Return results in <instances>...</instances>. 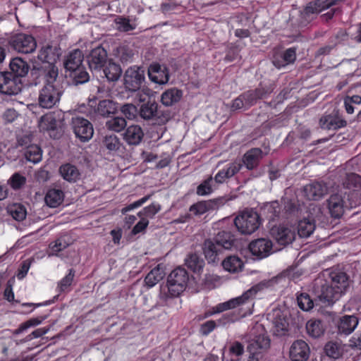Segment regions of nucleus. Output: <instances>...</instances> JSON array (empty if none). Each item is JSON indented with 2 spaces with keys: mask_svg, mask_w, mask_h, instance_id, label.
Wrapping results in <instances>:
<instances>
[{
  "mask_svg": "<svg viewBox=\"0 0 361 361\" xmlns=\"http://www.w3.org/2000/svg\"><path fill=\"white\" fill-rule=\"evenodd\" d=\"M314 293L316 302H320L324 305L334 304L344 294L339 288L331 285L327 280L322 279L315 280Z\"/></svg>",
  "mask_w": 361,
  "mask_h": 361,
  "instance_id": "obj_1",
  "label": "nucleus"
},
{
  "mask_svg": "<svg viewBox=\"0 0 361 361\" xmlns=\"http://www.w3.org/2000/svg\"><path fill=\"white\" fill-rule=\"evenodd\" d=\"M138 116L147 121L161 123H165L170 118V113L168 111L161 110L158 103L150 99L140 105L138 109Z\"/></svg>",
  "mask_w": 361,
  "mask_h": 361,
  "instance_id": "obj_2",
  "label": "nucleus"
},
{
  "mask_svg": "<svg viewBox=\"0 0 361 361\" xmlns=\"http://www.w3.org/2000/svg\"><path fill=\"white\" fill-rule=\"evenodd\" d=\"M234 224L241 233L251 234L254 233L260 225L259 216L252 209L245 210L235 217Z\"/></svg>",
  "mask_w": 361,
  "mask_h": 361,
  "instance_id": "obj_3",
  "label": "nucleus"
},
{
  "mask_svg": "<svg viewBox=\"0 0 361 361\" xmlns=\"http://www.w3.org/2000/svg\"><path fill=\"white\" fill-rule=\"evenodd\" d=\"M188 274L185 269L178 267L173 270L167 278L168 293L171 297H178L186 288Z\"/></svg>",
  "mask_w": 361,
  "mask_h": 361,
  "instance_id": "obj_4",
  "label": "nucleus"
},
{
  "mask_svg": "<svg viewBox=\"0 0 361 361\" xmlns=\"http://www.w3.org/2000/svg\"><path fill=\"white\" fill-rule=\"evenodd\" d=\"M8 44L14 51L26 54L32 53L37 48L35 38L31 35L23 32L11 35L8 38Z\"/></svg>",
  "mask_w": 361,
  "mask_h": 361,
  "instance_id": "obj_5",
  "label": "nucleus"
},
{
  "mask_svg": "<svg viewBox=\"0 0 361 361\" xmlns=\"http://www.w3.org/2000/svg\"><path fill=\"white\" fill-rule=\"evenodd\" d=\"M70 128L75 137L81 142H87L93 137V125L89 120L82 116L72 117Z\"/></svg>",
  "mask_w": 361,
  "mask_h": 361,
  "instance_id": "obj_6",
  "label": "nucleus"
},
{
  "mask_svg": "<svg viewBox=\"0 0 361 361\" xmlns=\"http://www.w3.org/2000/svg\"><path fill=\"white\" fill-rule=\"evenodd\" d=\"M60 85H44L38 95L39 106L44 109H51L59 103L63 94Z\"/></svg>",
  "mask_w": 361,
  "mask_h": 361,
  "instance_id": "obj_7",
  "label": "nucleus"
},
{
  "mask_svg": "<svg viewBox=\"0 0 361 361\" xmlns=\"http://www.w3.org/2000/svg\"><path fill=\"white\" fill-rule=\"evenodd\" d=\"M145 82V71L142 66H131L123 74V85L126 90H137Z\"/></svg>",
  "mask_w": 361,
  "mask_h": 361,
  "instance_id": "obj_8",
  "label": "nucleus"
},
{
  "mask_svg": "<svg viewBox=\"0 0 361 361\" xmlns=\"http://www.w3.org/2000/svg\"><path fill=\"white\" fill-rule=\"evenodd\" d=\"M230 200L231 198L227 196H221L208 200L200 201L191 205L189 211L195 216H200L207 212L219 209Z\"/></svg>",
  "mask_w": 361,
  "mask_h": 361,
  "instance_id": "obj_9",
  "label": "nucleus"
},
{
  "mask_svg": "<svg viewBox=\"0 0 361 361\" xmlns=\"http://www.w3.org/2000/svg\"><path fill=\"white\" fill-rule=\"evenodd\" d=\"M110 59L106 49L102 46L92 49L87 56L89 68L93 73H102V69Z\"/></svg>",
  "mask_w": 361,
  "mask_h": 361,
  "instance_id": "obj_10",
  "label": "nucleus"
},
{
  "mask_svg": "<svg viewBox=\"0 0 361 361\" xmlns=\"http://www.w3.org/2000/svg\"><path fill=\"white\" fill-rule=\"evenodd\" d=\"M21 80L15 78L8 71L0 72V92L8 95H16L21 92Z\"/></svg>",
  "mask_w": 361,
  "mask_h": 361,
  "instance_id": "obj_11",
  "label": "nucleus"
},
{
  "mask_svg": "<svg viewBox=\"0 0 361 361\" xmlns=\"http://www.w3.org/2000/svg\"><path fill=\"white\" fill-rule=\"evenodd\" d=\"M259 285L253 286L247 291H245L242 295L231 299L225 302L219 303L216 307V312L220 313L226 310L233 309L237 306L245 303L250 299L252 298L257 291L259 290Z\"/></svg>",
  "mask_w": 361,
  "mask_h": 361,
  "instance_id": "obj_12",
  "label": "nucleus"
},
{
  "mask_svg": "<svg viewBox=\"0 0 361 361\" xmlns=\"http://www.w3.org/2000/svg\"><path fill=\"white\" fill-rule=\"evenodd\" d=\"M61 114L60 113L51 111L49 112L40 117L39 121V128L41 131H47L50 133V136L56 138V135H51L57 130L61 122Z\"/></svg>",
  "mask_w": 361,
  "mask_h": 361,
  "instance_id": "obj_13",
  "label": "nucleus"
},
{
  "mask_svg": "<svg viewBox=\"0 0 361 361\" xmlns=\"http://www.w3.org/2000/svg\"><path fill=\"white\" fill-rule=\"evenodd\" d=\"M346 125L347 121L336 111H333L330 114H325L319 119V126L324 130H337L345 127Z\"/></svg>",
  "mask_w": 361,
  "mask_h": 361,
  "instance_id": "obj_14",
  "label": "nucleus"
},
{
  "mask_svg": "<svg viewBox=\"0 0 361 361\" xmlns=\"http://www.w3.org/2000/svg\"><path fill=\"white\" fill-rule=\"evenodd\" d=\"M274 90L271 85L263 86L262 84L255 90H247L243 94V98L246 102V107L250 108L253 106L258 99L266 98Z\"/></svg>",
  "mask_w": 361,
  "mask_h": 361,
  "instance_id": "obj_15",
  "label": "nucleus"
},
{
  "mask_svg": "<svg viewBox=\"0 0 361 361\" xmlns=\"http://www.w3.org/2000/svg\"><path fill=\"white\" fill-rule=\"evenodd\" d=\"M273 243L268 238H262L252 240L249 244L251 253L259 259L268 257L272 253Z\"/></svg>",
  "mask_w": 361,
  "mask_h": 361,
  "instance_id": "obj_16",
  "label": "nucleus"
},
{
  "mask_svg": "<svg viewBox=\"0 0 361 361\" xmlns=\"http://www.w3.org/2000/svg\"><path fill=\"white\" fill-rule=\"evenodd\" d=\"M270 233L279 244L284 246L292 243L295 238V231L283 225L273 226Z\"/></svg>",
  "mask_w": 361,
  "mask_h": 361,
  "instance_id": "obj_17",
  "label": "nucleus"
},
{
  "mask_svg": "<svg viewBox=\"0 0 361 361\" xmlns=\"http://www.w3.org/2000/svg\"><path fill=\"white\" fill-rule=\"evenodd\" d=\"M61 55V49L57 44H47L39 49L37 59L47 64H55Z\"/></svg>",
  "mask_w": 361,
  "mask_h": 361,
  "instance_id": "obj_18",
  "label": "nucleus"
},
{
  "mask_svg": "<svg viewBox=\"0 0 361 361\" xmlns=\"http://www.w3.org/2000/svg\"><path fill=\"white\" fill-rule=\"evenodd\" d=\"M149 80L159 85H165L169 80V69L159 63L151 64L147 70Z\"/></svg>",
  "mask_w": 361,
  "mask_h": 361,
  "instance_id": "obj_19",
  "label": "nucleus"
},
{
  "mask_svg": "<svg viewBox=\"0 0 361 361\" xmlns=\"http://www.w3.org/2000/svg\"><path fill=\"white\" fill-rule=\"evenodd\" d=\"M329 187L324 181H314L304 188L306 197L310 200H319L328 193Z\"/></svg>",
  "mask_w": 361,
  "mask_h": 361,
  "instance_id": "obj_20",
  "label": "nucleus"
},
{
  "mask_svg": "<svg viewBox=\"0 0 361 361\" xmlns=\"http://www.w3.org/2000/svg\"><path fill=\"white\" fill-rule=\"evenodd\" d=\"M328 282L344 293L349 287V276L345 272L338 269H332L329 271Z\"/></svg>",
  "mask_w": 361,
  "mask_h": 361,
  "instance_id": "obj_21",
  "label": "nucleus"
},
{
  "mask_svg": "<svg viewBox=\"0 0 361 361\" xmlns=\"http://www.w3.org/2000/svg\"><path fill=\"white\" fill-rule=\"evenodd\" d=\"M271 340L265 334H259L249 341L247 350L250 353L260 354L270 348Z\"/></svg>",
  "mask_w": 361,
  "mask_h": 361,
  "instance_id": "obj_22",
  "label": "nucleus"
},
{
  "mask_svg": "<svg viewBox=\"0 0 361 361\" xmlns=\"http://www.w3.org/2000/svg\"><path fill=\"white\" fill-rule=\"evenodd\" d=\"M310 355V348L302 340L295 341L290 348V358L292 361H306Z\"/></svg>",
  "mask_w": 361,
  "mask_h": 361,
  "instance_id": "obj_23",
  "label": "nucleus"
},
{
  "mask_svg": "<svg viewBox=\"0 0 361 361\" xmlns=\"http://www.w3.org/2000/svg\"><path fill=\"white\" fill-rule=\"evenodd\" d=\"M269 316L271 317L273 334L277 336L285 335L288 331V323L282 312L279 310H274L272 315L269 314Z\"/></svg>",
  "mask_w": 361,
  "mask_h": 361,
  "instance_id": "obj_24",
  "label": "nucleus"
},
{
  "mask_svg": "<svg viewBox=\"0 0 361 361\" xmlns=\"http://www.w3.org/2000/svg\"><path fill=\"white\" fill-rule=\"evenodd\" d=\"M59 173L63 180L70 183H75L81 178V172L74 164L66 163L60 166Z\"/></svg>",
  "mask_w": 361,
  "mask_h": 361,
  "instance_id": "obj_25",
  "label": "nucleus"
},
{
  "mask_svg": "<svg viewBox=\"0 0 361 361\" xmlns=\"http://www.w3.org/2000/svg\"><path fill=\"white\" fill-rule=\"evenodd\" d=\"M264 157V153L260 148H252L243 157V163L248 170L256 169L259 161Z\"/></svg>",
  "mask_w": 361,
  "mask_h": 361,
  "instance_id": "obj_26",
  "label": "nucleus"
},
{
  "mask_svg": "<svg viewBox=\"0 0 361 361\" xmlns=\"http://www.w3.org/2000/svg\"><path fill=\"white\" fill-rule=\"evenodd\" d=\"M9 68L11 71L8 72L20 80L27 75L30 68L27 62L20 57L12 59L9 63Z\"/></svg>",
  "mask_w": 361,
  "mask_h": 361,
  "instance_id": "obj_27",
  "label": "nucleus"
},
{
  "mask_svg": "<svg viewBox=\"0 0 361 361\" xmlns=\"http://www.w3.org/2000/svg\"><path fill=\"white\" fill-rule=\"evenodd\" d=\"M144 132L138 125H131L123 133V140L129 145H138L142 140Z\"/></svg>",
  "mask_w": 361,
  "mask_h": 361,
  "instance_id": "obj_28",
  "label": "nucleus"
},
{
  "mask_svg": "<svg viewBox=\"0 0 361 361\" xmlns=\"http://www.w3.org/2000/svg\"><path fill=\"white\" fill-rule=\"evenodd\" d=\"M203 253L209 263H214L219 261V255L222 250L212 239H206L203 243Z\"/></svg>",
  "mask_w": 361,
  "mask_h": 361,
  "instance_id": "obj_29",
  "label": "nucleus"
},
{
  "mask_svg": "<svg viewBox=\"0 0 361 361\" xmlns=\"http://www.w3.org/2000/svg\"><path fill=\"white\" fill-rule=\"evenodd\" d=\"M242 164L240 162L230 163L226 168H224L216 174L213 178L214 183L221 184L236 174L241 169Z\"/></svg>",
  "mask_w": 361,
  "mask_h": 361,
  "instance_id": "obj_30",
  "label": "nucleus"
},
{
  "mask_svg": "<svg viewBox=\"0 0 361 361\" xmlns=\"http://www.w3.org/2000/svg\"><path fill=\"white\" fill-rule=\"evenodd\" d=\"M84 56L82 51L78 49L71 51L66 57L63 64L68 72L82 67Z\"/></svg>",
  "mask_w": 361,
  "mask_h": 361,
  "instance_id": "obj_31",
  "label": "nucleus"
},
{
  "mask_svg": "<svg viewBox=\"0 0 361 361\" xmlns=\"http://www.w3.org/2000/svg\"><path fill=\"white\" fill-rule=\"evenodd\" d=\"M358 324V319L354 315H345L340 318L338 323L339 334H350Z\"/></svg>",
  "mask_w": 361,
  "mask_h": 361,
  "instance_id": "obj_32",
  "label": "nucleus"
},
{
  "mask_svg": "<svg viewBox=\"0 0 361 361\" xmlns=\"http://www.w3.org/2000/svg\"><path fill=\"white\" fill-rule=\"evenodd\" d=\"M341 1L342 0H316L307 4L305 8L304 13L306 15L319 13L332 6L336 5Z\"/></svg>",
  "mask_w": 361,
  "mask_h": 361,
  "instance_id": "obj_33",
  "label": "nucleus"
},
{
  "mask_svg": "<svg viewBox=\"0 0 361 361\" xmlns=\"http://www.w3.org/2000/svg\"><path fill=\"white\" fill-rule=\"evenodd\" d=\"M328 208L331 216L340 218L343 213V200L340 195L334 194L327 200Z\"/></svg>",
  "mask_w": 361,
  "mask_h": 361,
  "instance_id": "obj_34",
  "label": "nucleus"
},
{
  "mask_svg": "<svg viewBox=\"0 0 361 361\" xmlns=\"http://www.w3.org/2000/svg\"><path fill=\"white\" fill-rule=\"evenodd\" d=\"M44 85H59L57 82L59 69L55 64H47L42 68Z\"/></svg>",
  "mask_w": 361,
  "mask_h": 361,
  "instance_id": "obj_35",
  "label": "nucleus"
},
{
  "mask_svg": "<svg viewBox=\"0 0 361 361\" xmlns=\"http://www.w3.org/2000/svg\"><path fill=\"white\" fill-rule=\"evenodd\" d=\"M102 73L109 81L115 82L121 77L122 69L120 65L114 62L112 59H110L105 66L102 68Z\"/></svg>",
  "mask_w": 361,
  "mask_h": 361,
  "instance_id": "obj_36",
  "label": "nucleus"
},
{
  "mask_svg": "<svg viewBox=\"0 0 361 361\" xmlns=\"http://www.w3.org/2000/svg\"><path fill=\"white\" fill-rule=\"evenodd\" d=\"M212 240L223 250H230L235 241V237L230 231H219Z\"/></svg>",
  "mask_w": 361,
  "mask_h": 361,
  "instance_id": "obj_37",
  "label": "nucleus"
},
{
  "mask_svg": "<svg viewBox=\"0 0 361 361\" xmlns=\"http://www.w3.org/2000/svg\"><path fill=\"white\" fill-rule=\"evenodd\" d=\"M182 96L181 90L177 88H171L162 93L161 101L164 106H170L179 102Z\"/></svg>",
  "mask_w": 361,
  "mask_h": 361,
  "instance_id": "obj_38",
  "label": "nucleus"
},
{
  "mask_svg": "<svg viewBox=\"0 0 361 361\" xmlns=\"http://www.w3.org/2000/svg\"><path fill=\"white\" fill-rule=\"evenodd\" d=\"M315 228V221L308 216L298 222V233L301 238H307L313 233Z\"/></svg>",
  "mask_w": 361,
  "mask_h": 361,
  "instance_id": "obj_39",
  "label": "nucleus"
},
{
  "mask_svg": "<svg viewBox=\"0 0 361 361\" xmlns=\"http://www.w3.org/2000/svg\"><path fill=\"white\" fill-rule=\"evenodd\" d=\"M63 197L64 194L61 190L51 189L47 192L44 200L49 207L55 208L62 203Z\"/></svg>",
  "mask_w": 361,
  "mask_h": 361,
  "instance_id": "obj_40",
  "label": "nucleus"
},
{
  "mask_svg": "<svg viewBox=\"0 0 361 361\" xmlns=\"http://www.w3.org/2000/svg\"><path fill=\"white\" fill-rule=\"evenodd\" d=\"M116 111V104L110 99L99 101L97 108V113L104 117L109 116L111 114H115Z\"/></svg>",
  "mask_w": 361,
  "mask_h": 361,
  "instance_id": "obj_41",
  "label": "nucleus"
},
{
  "mask_svg": "<svg viewBox=\"0 0 361 361\" xmlns=\"http://www.w3.org/2000/svg\"><path fill=\"white\" fill-rule=\"evenodd\" d=\"M164 276V271L160 265H157L152 269L146 276L145 279V284L152 288L159 282Z\"/></svg>",
  "mask_w": 361,
  "mask_h": 361,
  "instance_id": "obj_42",
  "label": "nucleus"
},
{
  "mask_svg": "<svg viewBox=\"0 0 361 361\" xmlns=\"http://www.w3.org/2000/svg\"><path fill=\"white\" fill-rule=\"evenodd\" d=\"M69 77L75 85L84 84L90 80V75L84 66L70 71Z\"/></svg>",
  "mask_w": 361,
  "mask_h": 361,
  "instance_id": "obj_43",
  "label": "nucleus"
},
{
  "mask_svg": "<svg viewBox=\"0 0 361 361\" xmlns=\"http://www.w3.org/2000/svg\"><path fill=\"white\" fill-rule=\"evenodd\" d=\"M224 269L229 272H237L242 269L243 263L237 256H229L222 262Z\"/></svg>",
  "mask_w": 361,
  "mask_h": 361,
  "instance_id": "obj_44",
  "label": "nucleus"
},
{
  "mask_svg": "<svg viewBox=\"0 0 361 361\" xmlns=\"http://www.w3.org/2000/svg\"><path fill=\"white\" fill-rule=\"evenodd\" d=\"M24 156L28 161L36 164L41 161L42 152L38 145H31L25 148Z\"/></svg>",
  "mask_w": 361,
  "mask_h": 361,
  "instance_id": "obj_45",
  "label": "nucleus"
},
{
  "mask_svg": "<svg viewBox=\"0 0 361 361\" xmlns=\"http://www.w3.org/2000/svg\"><path fill=\"white\" fill-rule=\"evenodd\" d=\"M185 264L192 271L199 272L203 268L204 262L197 254H190L185 258Z\"/></svg>",
  "mask_w": 361,
  "mask_h": 361,
  "instance_id": "obj_46",
  "label": "nucleus"
},
{
  "mask_svg": "<svg viewBox=\"0 0 361 361\" xmlns=\"http://www.w3.org/2000/svg\"><path fill=\"white\" fill-rule=\"evenodd\" d=\"M307 334L313 338L321 336L324 332V328L320 320H310L306 325Z\"/></svg>",
  "mask_w": 361,
  "mask_h": 361,
  "instance_id": "obj_47",
  "label": "nucleus"
},
{
  "mask_svg": "<svg viewBox=\"0 0 361 361\" xmlns=\"http://www.w3.org/2000/svg\"><path fill=\"white\" fill-rule=\"evenodd\" d=\"M126 126L127 122L126 119L121 116L113 117L106 122V128L116 133L124 130Z\"/></svg>",
  "mask_w": 361,
  "mask_h": 361,
  "instance_id": "obj_48",
  "label": "nucleus"
},
{
  "mask_svg": "<svg viewBox=\"0 0 361 361\" xmlns=\"http://www.w3.org/2000/svg\"><path fill=\"white\" fill-rule=\"evenodd\" d=\"M216 188L212 176L208 177L203 180L197 188L196 193L200 196L209 195L212 193Z\"/></svg>",
  "mask_w": 361,
  "mask_h": 361,
  "instance_id": "obj_49",
  "label": "nucleus"
},
{
  "mask_svg": "<svg viewBox=\"0 0 361 361\" xmlns=\"http://www.w3.org/2000/svg\"><path fill=\"white\" fill-rule=\"evenodd\" d=\"M9 214L16 221L24 220L27 215L25 207L20 204H14L8 208Z\"/></svg>",
  "mask_w": 361,
  "mask_h": 361,
  "instance_id": "obj_50",
  "label": "nucleus"
},
{
  "mask_svg": "<svg viewBox=\"0 0 361 361\" xmlns=\"http://www.w3.org/2000/svg\"><path fill=\"white\" fill-rule=\"evenodd\" d=\"M264 210L267 212L269 220L274 221L280 216L281 207L278 201H274L268 203L265 206Z\"/></svg>",
  "mask_w": 361,
  "mask_h": 361,
  "instance_id": "obj_51",
  "label": "nucleus"
},
{
  "mask_svg": "<svg viewBox=\"0 0 361 361\" xmlns=\"http://www.w3.org/2000/svg\"><path fill=\"white\" fill-rule=\"evenodd\" d=\"M297 301L299 307L304 311L311 310L314 307V304L317 305L320 304V302H316L315 298L314 300L312 299L307 293H301L298 296Z\"/></svg>",
  "mask_w": 361,
  "mask_h": 361,
  "instance_id": "obj_52",
  "label": "nucleus"
},
{
  "mask_svg": "<svg viewBox=\"0 0 361 361\" xmlns=\"http://www.w3.org/2000/svg\"><path fill=\"white\" fill-rule=\"evenodd\" d=\"M343 185L348 189L356 190L361 188V176L353 173L347 174Z\"/></svg>",
  "mask_w": 361,
  "mask_h": 361,
  "instance_id": "obj_53",
  "label": "nucleus"
},
{
  "mask_svg": "<svg viewBox=\"0 0 361 361\" xmlns=\"http://www.w3.org/2000/svg\"><path fill=\"white\" fill-rule=\"evenodd\" d=\"M324 351L329 357L337 359L343 353L341 345L335 342H329L324 346Z\"/></svg>",
  "mask_w": 361,
  "mask_h": 361,
  "instance_id": "obj_54",
  "label": "nucleus"
},
{
  "mask_svg": "<svg viewBox=\"0 0 361 361\" xmlns=\"http://www.w3.org/2000/svg\"><path fill=\"white\" fill-rule=\"evenodd\" d=\"M103 145L110 152L117 151L121 147V142L115 135H106L103 140Z\"/></svg>",
  "mask_w": 361,
  "mask_h": 361,
  "instance_id": "obj_55",
  "label": "nucleus"
},
{
  "mask_svg": "<svg viewBox=\"0 0 361 361\" xmlns=\"http://www.w3.org/2000/svg\"><path fill=\"white\" fill-rule=\"evenodd\" d=\"M161 210V205L153 202L150 205L145 207L142 210L137 213L139 217L152 219Z\"/></svg>",
  "mask_w": 361,
  "mask_h": 361,
  "instance_id": "obj_56",
  "label": "nucleus"
},
{
  "mask_svg": "<svg viewBox=\"0 0 361 361\" xmlns=\"http://www.w3.org/2000/svg\"><path fill=\"white\" fill-rule=\"evenodd\" d=\"M121 113L128 120H134L138 116V109L133 104H125L121 107Z\"/></svg>",
  "mask_w": 361,
  "mask_h": 361,
  "instance_id": "obj_57",
  "label": "nucleus"
},
{
  "mask_svg": "<svg viewBox=\"0 0 361 361\" xmlns=\"http://www.w3.org/2000/svg\"><path fill=\"white\" fill-rule=\"evenodd\" d=\"M239 319L238 314L234 312L224 314L221 317L216 320L219 326H224L234 323Z\"/></svg>",
  "mask_w": 361,
  "mask_h": 361,
  "instance_id": "obj_58",
  "label": "nucleus"
},
{
  "mask_svg": "<svg viewBox=\"0 0 361 361\" xmlns=\"http://www.w3.org/2000/svg\"><path fill=\"white\" fill-rule=\"evenodd\" d=\"M75 276V271L73 269H69L68 274L64 276L58 283V288L60 292H64L68 290L71 285Z\"/></svg>",
  "mask_w": 361,
  "mask_h": 361,
  "instance_id": "obj_59",
  "label": "nucleus"
},
{
  "mask_svg": "<svg viewBox=\"0 0 361 361\" xmlns=\"http://www.w3.org/2000/svg\"><path fill=\"white\" fill-rule=\"evenodd\" d=\"M26 183V178L23 175L16 173L9 179V183L14 190L21 188Z\"/></svg>",
  "mask_w": 361,
  "mask_h": 361,
  "instance_id": "obj_60",
  "label": "nucleus"
},
{
  "mask_svg": "<svg viewBox=\"0 0 361 361\" xmlns=\"http://www.w3.org/2000/svg\"><path fill=\"white\" fill-rule=\"evenodd\" d=\"M68 246V243H67L62 238L56 239L54 243H51L49 245L51 253L49 254V256L56 255L57 252L63 250Z\"/></svg>",
  "mask_w": 361,
  "mask_h": 361,
  "instance_id": "obj_61",
  "label": "nucleus"
},
{
  "mask_svg": "<svg viewBox=\"0 0 361 361\" xmlns=\"http://www.w3.org/2000/svg\"><path fill=\"white\" fill-rule=\"evenodd\" d=\"M218 326L216 321L209 320L200 326V333L202 336H207L213 331Z\"/></svg>",
  "mask_w": 361,
  "mask_h": 361,
  "instance_id": "obj_62",
  "label": "nucleus"
},
{
  "mask_svg": "<svg viewBox=\"0 0 361 361\" xmlns=\"http://www.w3.org/2000/svg\"><path fill=\"white\" fill-rule=\"evenodd\" d=\"M130 92H135V98L137 99L139 102H143L145 103V100L147 97L150 94V90L147 87H141L140 89L137 90H130Z\"/></svg>",
  "mask_w": 361,
  "mask_h": 361,
  "instance_id": "obj_63",
  "label": "nucleus"
},
{
  "mask_svg": "<svg viewBox=\"0 0 361 361\" xmlns=\"http://www.w3.org/2000/svg\"><path fill=\"white\" fill-rule=\"evenodd\" d=\"M283 61L287 65L293 63L296 59V49L295 48H289L286 49L281 55Z\"/></svg>",
  "mask_w": 361,
  "mask_h": 361,
  "instance_id": "obj_64",
  "label": "nucleus"
}]
</instances>
